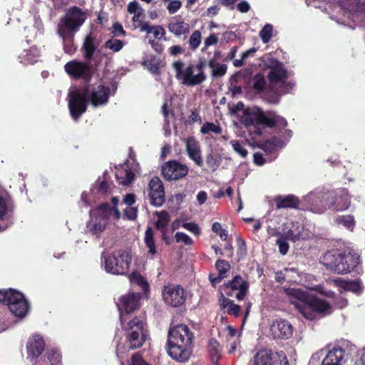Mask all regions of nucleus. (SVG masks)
I'll return each instance as SVG.
<instances>
[{
    "mask_svg": "<svg viewBox=\"0 0 365 365\" xmlns=\"http://www.w3.org/2000/svg\"><path fill=\"white\" fill-rule=\"evenodd\" d=\"M194 334L185 324H178L169 329L166 351L174 360L185 363L192 353Z\"/></svg>",
    "mask_w": 365,
    "mask_h": 365,
    "instance_id": "obj_1",
    "label": "nucleus"
},
{
    "mask_svg": "<svg viewBox=\"0 0 365 365\" xmlns=\"http://www.w3.org/2000/svg\"><path fill=\"white\" fill-rule=\"evenodd\" d=\"M283 291L289 298L295 308L309 320H314L318 314H329L331 307L326 300L308 294L307 292L297 288H284Z\"/></svg>",
    "mask_w": 365,
    "mask_h": 365,
    "instance_id": "obj_2",
    "label": "nucleus"
},
{
    "mask_svg": "<svg viewBox=\"0 0 365 365\" xmlns=\"http://www.w3.org/2000/svg\"><path fill=\"white\" fill-rule=\"evenodd\" d=\"M240 122L250 132L258 135L262 134L264 128L284 129L288 125L287 120L275 112H265L258 107L247 108L240 118Z\"/></svg>",
    "mask_w": 365,
    "mask_h": 365,
    "instance_id": "obj_3",
    "label": "nucleus"
},
{
    "mask_svg": "<svg viewBox=\"0 0 365 365\" xmlns=\"http://www.w3.org/2000/svg\"><path fill=\"white\" fill-rule=\"evenodd\" d=\"M120 321L129 344L128 350H134L143 346L148 336L145 313L140 312L134 316L125 315L122 317Z\"/></svg>",
    "mask_w": 365,
    "mask_h": 365,
    "instance_id": "obj_4",
    "label": "nucleus"
},
{
    "mask_svg": "<svg viewBox=\"0 0 365 365\" xmlns=\"http://www.w3.org/2000/svg\"><path fill=\"white\" fill-rule=\"evenodd\" d=\"M207 65L205 58H200L194 63H190L185 66L181 60L175 61L173 68L175 71V78L180 81L182 84L187 87H193L201 85L207 79L205 68Z\"/></svg>",
    "mask_w": 365,
    "mask_h": 365,
    "instance_id": "obj_5",
    "label": "nucleus"
},
{
    "mask_svg": "<svg viewBox=\"0 0 365 365\" xmlns=\"http://www.w3.org/2000/svg\"><path fill=\"white\" fill-rule=\"evenodd\" d=\"M321 262L327 269L338 274H345L351 272L356 267L359 263V257L351 252L333 250L326 252Z\"/></svg>",
    "mask_w": 365,
    "mask_h": 365,
    "instance_id": "obj_6",
    "label": "nucleus"
},
{
    "mask_svg": "<svg viewBox=\"0 0 365 365\" xmlns=\"http://www.w3.org/2000/svg\"><path fill=\"white\" fill-rule=\"evenodd\" d=\"M0 303L8 305L14 315L20 318L25 317L29 309L24 294L14 289H0Z\"/></svg>",
    "mask_w": 365,
    "mask_h": 365,
    "instance_id": "obj_7",
    "label": "nucleus"
},
{
    "mask_svg": "<svg viewBox=\"0 0 365 365\" xmlns=\"http://www.w3.org/2000/svg\"><path fill=\"white\" fill-rule=\"evenodd\" d=\"M90 86H83L68 93V106L71 118L78 120L86 112L89 101Z\"/></svg>",
    "mask_w": 365,
    "mask_h": 365,
    "instance_id": "obj_8",
    "label": "nucleus"
},
{
    "mask_svg": "<svg viewBox=\"0 0 365 365\" xmlns=\"http://www.w3.org/2000/svg\"><path fill=\"white\" fill-rule=\"evenodd\" d=\"M87 19V13L77 6L69 7L60 19L57 30L76 33Z\"/></svg>",
    "mask_w": 365,
    "mask_h": 365,
    "instance_id": "obj_9",
    "label": "nucleus"
},
{
    "mask_svg": "<svg viewBox=\"0 0 365 365\" xmlns=\"http://www.w3.org/2000/svg\"><path fill=\"white\" fill-rule=\"evenodd\" d=\"M131 262V256L125 250H119L116 254H110L105 258V268L107 272L113 274L128 273Z\"/></svg>",
    "mask_w": 365,
    "mask_h": 365,
    "instance_id": "obj_10",
    "label": "nucleus"
},
{
    "mask_svg": "<svg viewBox=\"0 0 365 365\" xmlns=\"http://www.w3.org/2000/svg\"><path fill=\"white\" fill-rule=\"evenodd\" d=\"M162 298L165 304L180 307L186 301L187 292L180 284H168L162 289Z\"/></svg>",
    "mask_w": 365,
    "mask_h": 365,
    "instance_id": "obj_11",
    "label": "nucleus"
},
{
    "mask_svg": "<svg viewBox=\"0 0 365 365\" xmlns=\"http://www.w3.org/2000/svg\"><path fill=\"white\" fill-rule=\"evenodd\" d=\"M250 284L240 275H235L231 280L220 287L222 292L228 297H235L237 300H242L249 292Z\"/></svg>",
    "mask_w": 365,
    "mask_h": 365,
    "instance_id": "obj_12",
    "label": "nucleus"
},
{
    "mask_svg": "<svg viewBox=\"0 0 365 365\" xmlns=\"http://www.w3.org/2000/svg\"><path fill=\"white\" fill-rule=\"evenodd\" d=\"M189 168L177 160L165 162L161 166L163 178L168 181H176L182 179L188 174Z\"/></svg>",
    "mask_w": 365,
    "mask_h": 365,
    "instance_id": "obj_13",
    "label": "nucleus"
},
{
    "mask_svg": "<svg viewBox=\"0 0 365 365\" xmlns=\"http://www.w3.org/2000/svg\"><path fill=\"white\" fill-rule=\"evenodd\" d=\"M327 201L329 209L341 212L350 207L351 195L347 189L339 188L329 192Z\"/></svg>",
    "mask_w": 365,
    "mask_h": 365,
    "instance_id": "obj_14",
    "label": "nucleus"
},
{
    "mask_svg": "<svg viewBox=\"0 0 365 365\" xmlns=\"http://www.w3.org/2000/svg\"><path fill=\"white\" fill-rule=\"evenodd\" d=\"M142 294L139 292H129L119 299L118 309L120 319L125 315L134 316L135 311L140 309Z\"/></svg>",
    "mask_w": 365,
    "mask_h": 365,
    "instance_id": "obj_15",
    "label": "nucleus"
},
{
    "mask_svg": "<svg viewBox=\"0 0 365 365\" xmlns=\"http://www.w3.org/2000/svg\"><path fill=\"white\" fill-rule=\"evenodd\" d=\"M339 4L353 22L359 23L365 17V3L360 0H340Z\"/></svg>",
    "mask_w": 365,
    "mask_h": 365,
    "instance_id": "obj_16",
    "label": "nucleus"
},
{
    "mask_svg": "<svg viewBox=\"0 0 365 365\" xmlns=\"http://www.w3.org/2000/svg\"><path fill=\"white\" fill-rule=\"evenodd\" d=\"M88 63L76 60L70 61L64 66L65 71L74 79H89L91 78V67Z\"/></svg>",
    "mask_w": 365,
    "mask_h": 365,
    "instance_id": "obj_17",
    "label": "nucleus"
},
{
    "mask_svg": "<svg viewBox=\"0 0 365 365\" xmlns=\"http://www.w3.org/2000/svg\"><path fill=\"white\" fill-rule=\"evenodd\" d=\"M148 191L150 204L155 207H160L165 198L164 186L158 177H154L150 180Z\"/></svg>",
    "mask_w": 365,
    "mask_h": 365,
    "instance_id": "obj_18",
    "label": "nucleus"
},
{
    "mask_svg": "<svg viewBox=\"0 0 365 365\" xmlns=\"http://www.w3.org/2000/svg\"><path fill=\"white\" fill-rule=\"evenodd\" d=\"M45 349V341L39 334H35L28 339L26 344L27 358L35 362Z\"/></svg>",
    "mask_w": 365,
    "mask_h": 365,
    "instance_id": "obj_19",
    "label": "nucleus"
},
{
    "mask_svg": "<svg viewBox=\"0 0 365 365\" xmlns=\"http://www.w3.org/2000/svg\"><path fill=\"white\" fill-rule=\"evenodd\" d=\"M271 334L274 339H287L292 336L293 327L285 319H275L270 327Z\"/></svg>",
    "mask_w": 365,
    "mask_h": 365,
    "instance_id": "obj_20",
    "label": "nucleus"
},
{
    "mask_svg": "<svg viewBox=\"0 0 365 365\" xmlns=\"http://www.w3.org/2000/svg\"><path fill=\"white\" fill-rule=\"evenodd\" d=\"M110 92V88L103 85L90 88L89 101L96 107L105 104L108 101Z\"/></svg>",
    "mask_w": 365,
    "mask_h": 365,
    "instance_id": "obj_21",
    "label": "nucleus"
},
{
    "mask_svg": "<svg viewBox=\"0 0 365 365\" xmlns=\"http://www.w3.org/2000/svg\"><path fill=\"white\" fill-rule=\"evenodd\" d=\"M186 152L190 160L199 167L203 165L202 151L199 141L194 137H189L186 140Z\"/></svg>",
    "mask_w": 365,
    "mask_h": 365,
    "instance_id": "obj_22",
    "label": "nucleus"
},
{
    "mask_svg": "<svg viewBox=\"0 0 365 365\" xmlns=\"http://www.w3.org/2000/svg\"><path fill=\"white\" fill-rule=\"evenodd\" d=\"M268 79L271 84L277 85L278 83H284L287 78V72L282 63L276 61L274 64L270 67Z\"/></svg>",
    "mask_w": 365,
    "mask_h": 365,
    "instance_id": "obj_23",
    "label": "nucleus"
},
{
    "mask_svg": "<svg viewBox=\"0 0 365 365\" xmlns=\"http://www.w3.org/2000/svg\"><path fill=\"white\" fill-rule=\"evenodd\" d=\"M99 43L96 37L92 34H88L84 38L81 51L84 58L87 62H91L93 58L96 51L98 50Z\"/></svg>",
    "mask_w": 365,
    "mask_h": 365,
    "instance_id": "obj_24",
    "label": "nucleus"
},
{
    "mask_svg": "<svg viewBox=\"0 0 365 365\" xmlns=\"http://www.w3.org/2000/svg\"><path fill=\"white\" fill-rule=\"evenodd\" d=\"M277 209H298L300 200L294 195H278L274 197Z\"/></svg>",
    "mask_w": 365,
    "mask_h": 365,
    "instance_id": "obj_25",
    "label": "nucleus"
},
{
    "mask_svg": "<svg viewBox=\"0 0 365 365\" xmlns=\"http://www.w3.org/2000/svg\"><path fill=\"white\" fill-rule=\"evenodd\" d=\"M142 65L151 73L160 76L161 74L160 68L165 66V63L160 58L151 54L143 57Z\"/></svg>",
    "mask_w": 365,
    "mask_h": 365,
    "instance_id": "obj_26",
    "label": "nucleus"
},
{
    "mask_svg": "<svg viewBox=\"0 0 365 365\" xmlns=\"http://www.w3.org/2000/svg\"><path fill=\"white\" fill-rule=\"evenodd\" d=\"M274 353L271 349H262L256 352L249 365H271L275 357Z\"/></svg>",
    "mask_w": 365,
    "mask_h": 365,
    "instance_id": "obj_27",
    "label": "nucleus"
},
{
    "mask_svg": "<svg viewBox=\"0 0 365 365\" xmlns=\"http://www.w3.org/2000/svg\"><path fill=\"white\" fill-rule=\"evenodd\" d=\"M40 51L36 46H31L29 49H24L19 55L18 59L24 66L34 65L38 61Z\"/></svg>",
    "mask_w": 365,
    "mask_h": 365,
    "instance_id": "obj_28",
    "label": "nucleus"
},
{
    "mask_svg": "<svg viewBox=\"0 0 365 365\" xmlns=\"http://www.w3.org/2000/svg\"><path fill=\"white\" fill-rule=\"evenodd\" d=\"M344 350L341 347H334L329 351L323 359L322 365H342L344 359Z\"/></svg>",
    "mask_w": 365,
    "mask_h": 365,
    "instance_id": "obj_29",
    "label": "nucleus"
},
{
    "mask_svg": "<svg viewBox=\"0 0 365 365\" xmlns=\"http://www.w3.org/2000/svg\"><path fill=\"white\" fill-rule=\"evenodd\" d=\"M168 31L175 36L184 35L185 37L190 33V25L177 17L173 18L168 25Z\"/></svg>",
    "mask_w": 365,
    "mask_h": 365,
    "instance_id": "obj_30",
    "label": "nucleus"
},
{
    "mask_svg": "<svg viewBox=\"0 0 365 365\" xmlns=\"http://www.w3.org/2000/svg\"><path fill=\"white\" fill-rule=\"evenodd\" d=\"M90 216L91 220L87 223V229L92 235L98 237L106 229L108 222L98 215Z\"/></svg>",
    "mask_w": 365,
    "mask_h": 365,
    "instance_id": "obj_31",
    "label": "nucleus"
},
{
    "mask_svg": "<svg viewBox=\"0 0 365 365\" xmlns=\"http://www.w3.org/2000/svg\"><path fill=\"white\" fill-rule=\"evenodd\" d=\"M57 34L63 39V50L68 54H73L76 50L74 43V36L76 33L63 31L57 30Z\"/></svg>",
    "mask_w": 365,
    "mask_h": 365,
    "instance_id": "obj_32",
    "label": "nucleus"
},
{
    "mask_svg": "<svg viewBox=\"0 0 365 365\" xmlns=\"http://www.w3.org/2000/svg\"><path fill=\"white\" fill-rule=\"evenodd\" d=\"M248 85L255 93L259 94L265 91L267 81L264 76L258 73L250 79Z\"/></svg>",
    "mask_w": 365,
    "mask_h": 365,
    "instance_id": "obj_33",
    "label": "nucleus"
},
{
    "mask_svg": "<svg viewBox=\"0 0 365 365\" xmlns=\"http://www.w3.org/2000/svg\"><path fill=\"white\" fill-rule=\"evenodd\" d=\"M135 175L130 169H126L123 165L117 168L115 178L119 184L130 185L134 180Z\"/></svg>",
    "mask_w": 365,
    "mask_h": 365,
    "instance_id": "obj_34",
    "label": "nucleus"
},
{
    "mask_svg": "<svg viewBox=\"0 0 365 365\" xmlns=\"http://www.w3.org/2000/svg\"><path fill=\"white\" fill-rule=\"evenodd\" d=\"M208 352L213 365H217L222 357V348L215 339H210L208 343Z\"/></svg>",
    "mask_w": 365,
    "mask_h": 365,
    "instance_id": "obj_35",
    "label": "nucleus"
},
{
    "mask_svg": "<svg viewBox=\"0 0 365 365\" xmlns=\"http://www.w3.org/2000/svg\"><path fill=\"white\" fill-rule=\"evenodd\" d=\"M207 65L211 69V76L212 78H221L227 73V66L226 64L209 61Z\"/></svg>",
    "mask_w": 365,
    "mask_h": 365,
    "instance_id": "obj_36",
    "label": "nucleus"
},
{
    "mask_svg": "<svg viewBox=\"0 0 365 365\" xmlns=\"http://www.w3.org/2000/svg\"><path fill=\"white\" fill-rule=\"evenodd\" d=\"M144 242L148 249V254L153 256L156 254V245L154 240V232L150 227H148L144 237Z\"/></svg>",
    "mask_w": 365,
    "mask_h": 365,
    "instance_id": "obj_37",
    "label": "nucleus"
},
{
    "mask_svg": "<svg viewBox=\"0 0 365 365\" xmlns=\"http://www.w3.org/2000/svg\"><path fill=\"white\" fill-rule=\"evenodd\" d=\"M111 215L112 207L107 202L101 204L97 208L93 209L90 212V215H98L101 218H103V220H105L107 222L110 217L111 216Z\"/></svg>",
    "mask_w": 365,
    "mask_h": 365,
    "instance_id": "obj_38",
    "label": "nucleus"
},
{
    "mask_svg": "<svg viewBox=\"0 0 365 365\" xmlns=\"http://www.w3.org/2000/svg\"><path fill=\"white\" fill-rule=\"evenodd\" d=\"M130 283L138 285L141 287L142 290L146 292L149 289V284L145 277H143L139 272L134 271L128 276Z\"/></svg>",
    "mask_w": 365,
    "mask_h": 365,
    "instance_id": "obj_39",
    "label": "nucleus"
},
{
    "mask_svg": "<svg viewBox=\"0 0 365 365\" xmlns=\"http://www.w3.org/2000/svg\"><path fill=\"white\" fill-rule=\"evenodd\" d=\"M155 215L158 216V220L155 223L157 230L160 231L166 230L167 226L170 220L168 212L165 210L156 212Z\"/></svg>",
    "mask_w": 365,
    "mask_h": 365,
    "instance_id": "obj_40",
    "label": "nucleus"
},
{
    "mask_svg": "<svg viewBox=\"0 0 365 365\" xmlns=\"http://www.w3.org/2000/svg\"><path fill=\"white\" fill-rule=\"evenodd\" d=\"M141 31H146L148 34L153 33L155 38L163 37L165 31L162 26H151L149 22L141 24Z\"/></svg>",
    "mask_w": 365,
    "mask_h": 365,
    "instance_id": "obj_41",
    "label": "nucleus"
},
{
    "mask_svg": "<svg viewBox=\"0 0 365 365\" xmlns=\"http://www.w3.org/2000/svg\"><path fill=\"white\" fill-rule=\"evenodd\" d=\"M335 222L338 225H343L346 229L352 230L355 226L354 217L351 215L338 216L336 218Z\"/></svg>",
    "mask_w": 365,
    "mask_h": 365,
    "instance_id": "obj_42",
    "label": "nucleus"
},
{
    "mask_svg": "<svg viewBox=\"0 0 365 365\" xmlns=\"http://www.w3.org/2000/svg\"><path fill=\"white\" fill-rule=\"evenodd\" d=\"M302 235V231L299 230L298 226H296L294 223L292 224V228L289 229L284 235L281 236L286 237L287 240L295 242L297 241Z\"/></svg>",
    "mask_w": 365,
    "mask_h": 365,
    "instance_id": "obj_43",
    "label": "nucleus"
},
{
    "mask_svg": "<svg viewBox=\"0 0 365 365\" xmlns=\"http://www.w3.org/2000/svg\"><path fill=\"white\" fill-rule=\"evenodd\" d=\"M215 268L218 271V274L225 278L227 277V272L230 269V263L225 259H217L215 262Z\"/></svg>",
    "mask_w": 365,
    "mask_h": 365,
    "instance_id": "obj_44",
    "label": "nucleus"
},
{
    "mask_svg": "<svg viewBox=\"0 0 365 365\" xmlns=\"http://www.w3.org/2000/svg\"><path fill=\"white\" fill-rule=\"evenodd\" d=\"M202 40L201 32L198 30L194 31L189 38V48L192 51H195L200 46Z\"/></svg>",
    "mask_w": 365,
    "mask_h": 365,
    "instance_id": "obj_45",
    "label": "nucleus"
},
{
    "mask_svg": "<svg viewBox=\"0 0 365 365\" xmlns=\"http://www.w3.org/2000/svg\"><path fill=\"white\" fill-rule=\"evenodd\" d=\"M342 287L347 291L353 292L356 294L361 292L362 287L361 284L359 280L356 281H344Z\"/></svg>",
    "mask_w": 365,
    "mask_h": 365,
    "instance_id": "obj_46",
    "label": "nucleus"
},
{
    "mask_svg": "<svg viewBox=\"0 0 365 365\" xmlns=\"http://www.w3.org/2000/svg\"><path fill=\"white\" fill-rule=\"evenodd\" d=\"M200 132L203 134H208L211 132L220 134L222 133V128L214 123L207 122L201 127Z\"/></svg>",
    "mask_w": 365,
    "mask_h": 365,
    "instance_id": "obj_47",
    "label": "nucleus"
},
{
    "mask_svg": "<svg viewBox=\"0 0 365 365\" xmlns=\"http://www.w3.org/2000/svg\"><path fill=\"white\" fill-rule=\"evenodd\" d=\"M273 26L272 24H267L259 31V36L264 43H267L272 36Z\"/></svg>",
    "mask_w": 365,
    "mask_h": 365,
    "instance_id": "obj_48",
    "label": "nucleus"
},
{
    "mask_svg": "<svg viewBox=\"0 0 365 365\" xmlns=\"http://www.w3.org/2000/svg\"><path fill=\"white\" fill-rule=\"evenodd\" d=\"M124 46V42L122 40L117 38H111L106 41L105 47L112 50L113 52L120 51Z\"/></svg>",
    "mask_w": 365,
    "mask_h": 365,
    "instance_id": "obj_49",
    "label": "nucleus"
},
{
    "mask_svg": "<svg viewBox=\"0 0 365 365\" xmlns=\"http://www.w3.org/2000/svg\"><path fill=\"white\" fill-rule=\"evenodd\" d=\"M221 159L217 158L212 153L206 155V163L207 166L212 170L215 171L220 165Z\"/></svg>",
    "mask_w": 365,
    "mask_h": 365,
    "instance_id": "obj_50",
    "label": "nucleus"
},
{
    "mask_svg": "<svg viewBox=\"0 0 365 365\" xmlns=\"http://www.w3.org/2000/svg\"><path fill=\"white\" fill-rule=\"evenodd\" d=\"M101 181H96V189L97 192L101 195L106 194L109 190V185L107 180V173H104Z\"/></svg>",
    "mask_w": 365,
    "mask_h": 365,
    "instance_id": "obj_51",
    "label": "nucleus"
},
{
    "mask_svg": "<svg viewBox=\"0 0 365 365\" xmlns=\"http://www.w3.org/2000/svg\"><path fill=\"white\" fill-rule=\"evenodd\" d=\"M237 255L238 257V259L240 260L246 257L247 252V245L246 242L240 237H237Z\"/></svg>",
    "mask_w": 365,
    "mask_h": 365,
    "instance_id": "obj_52",
    "label": "nucleus"
},
{
    "mask_svg": "<svg viewBox=\"0 0 365 365\" xmlns=\"http://www.w3.org/2000/svg\"><path fill=\"white\" fill-rule=\"evenodd\" d=\"M230 144L233 150L237 153L242 158H245L248 155V151L245 149L243 143L239 140H231Z\"/></svg>",
    "mask_w": 365,
    "mask_h": 365,
    "instance_id": "obj_53",
    "label": "nucleus"
},
{
    "mask_svg": "<svg viewBox=\"0 0 365 365\" xmlns=\"http://www.w3.org/2000/svg\"><path fill=\"white\" fill-rule=\"evenodd\" d=\"M275 357L271 364V365H289V361L287 355L284 351H279L274 353Z\"/></svg>",
    "mask_w": 365,
    "mask_h": 365,
    "instance_id": "obj_54",
    "label": "nucleus"
},
{
    "mask_svg": "<svg viewBox=\"0 0 365 365\" xmlns=\"http://www.w3.org/2000/svg\"><path fill=\"white\" fill-rule=\"evenodd\" d=\"M276 245L279 247V252L280 254H282V255H285L286 254H287L289 249V245L287 242V240L286 239V237L280 236L277 240Z\"/></svg>",
    "mask_w": 365,
    "mask_h": 365,
    "instance_id": "obj_55",
    "label": "nucleus"
},
{
    "mask_svg": "<svg viewBox=\"0 0 365 365\" xmlns=\"http://www.w3.org/2000/svg\"><path fill=\"white\" fill-rule=\"evenodd\" d=\"M47 358L53 364H60L62 356L58 350L52 349L47 352Z\"/></svg>",
    "mask_w": 365,
    "mask_h": 365,
    "instance_id": "obj_56",
    "label": "nucleus"
},
{
    "mask_svg": "<svg viewBox=\"0 0 365 365\" xmlns=\"http://www.w3.org/2000/svg\"><path fill=\"white\" fill-rule=\"evenodd\" d=\"M276 141L277 138H275L269 140H266L262 144L261 148L267 153H272L276 148Z\"/></svg>",
    "mask_w": 365,
    "mask_h": 365,
    "instance_id": "obj_57",
    "label": "nucleus"
},
{
    "mask_svg": "<svg viewBox=\"0 0 365 365\" xmlns=\"http://www.w3.org/2000/svg\"><path fill=\"white\" fill-rule=\"evenodd\" d=\"M175 239L177 242H182L186 245H191L193 243V240L187 234L178 232L175 234Z\"/></svg>",
    "mask_w": 365,
    "mask_h": 365,
    "instance_id": "obj_58",
    "label": "nucleus"
},
{
    "mask_svg": "<svg viewBox=\"0 0 365 365\" xmlns=\"http://www.w3.org/2000/svg\"><path fill=\"white\" fill-rule=\"evenodd\" d=\"M182 226L195 235L198 236L200 234V228L199 225L195 222H184Z\"/></svg>",
    "mask_w": 365,
    "mask_h": 365,
    "instance_id": "obj_59",
    "label": "nucleus"
},
{
    "mask_svg": "<svg viewBox=\"0 0 365 365\" xmlns=\"http://www.w3.org/2000/svg\"><path fill=\"white\" fill-rule=\"evenodd\" d=\"M124 215L128 220H135L138 217V208L133 206L127 207L124 210Z\"/></svg>",
    "mask_w": 365,
    "mask_h": 365,
    "instance_id": "obj_60",
    "label": "nucleus"
},
{
    "mask_svg": "<svg viewBox=\"0 0 365 365\" xmlns=\"http://www.w3.org/2000/svg\"><path fill=\"white\" fill-rule=\"evenodd\" d=\"M182 6V3L179 0H173L170 1L167 6V9L170 14L176 13Z\"/></svg>",
    "mask_w": 365,
    "mask_h": 365,
    "instance_id": "obj_61",
    "label": "nucleus"
},
{
    "mask_svg": "<svg viewBox=\"0 0 365 365\" xmlns=\"http://www.w3.org/2000/svg\"><path fill=\"white\" fill-rule=\"evenodd\" d=\"M226 312L230 315H234L235 317H238L240 312V307L234 303L232 301V303L228 306L226 309Z\"/></svg>",
    "mask_w": 365,
    "mask_h": 365,
    "instance_id": "obj_62",
    "label": "nucleus"
},
{
    "mask_svg": "<svg viewBox=\"0 0 365 365\" xmlns=\"http://www.w3.org/2000/svg\"><path fill=\"white\" fill-rule=\"evenodd\" d=\"M8 205L6 200L0 196V220L3 219L4 217L8 213Z\"/></svg>",
    "mask_w": 365,
    "mask_h": 365,
    "instance_id": "obj_63",
    "label": "nucleus"
},
{
    "mask_svg": "<svg viewBox=\"0 0 365 365\" xmlns=\"http://www.w3.org/2000/svg\"><path fill=\"white\" fill-rule=\"evenodd\" d=\"M131 365H148L142 356L136 353L131 358Z\"/></svg>",
    "mask_w": 365,
    "mask_h": 365,
    "instance_id": "obj_64",
    "label": "nucleus"
}]
</instances>
